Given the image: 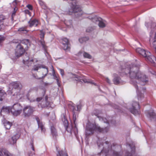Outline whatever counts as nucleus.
<instances>
[{
  "mask_svg": "<svg viewBox=\"0 0 156 156\" xmlns=\"http://www.w3.org/2000/svg\"><path fill=\"white\" fill-rule=\"evenodd\" d=\"M16 10H17V8H14V11H13V13H12V16H14L15 15V13L16 12Z\"/></svg>",
  "mask_w": 156,
  "mask_h": 156,
  "instance_id": "79ce46f5",
  "label": "nucleus"
},
{
  "mask_svg": "<svg viewBox=\"0 0 156 156\" xmlns=\"http://www.w3.org/2000/svg\"><path fill=\"white\" fill-rule=\"evenodd\" d=\"M35 101V100H30V102H33V101Z\"/></svg>",
  "mask_w": 156,
  "mask_h": 156,
  "instance_id": "13d9d810",
  "label": "nucleus"
},
{
  "mask_svg": "<svg viewBox=\"0 0 156 156\" xmlns=\"http://www.w3.org/2000/svg\"><path fill=\"white\" fill-rule=\"evenodd\" d=\"M137 108H139V103L135 102L132 104V107L129 108L130 112L134 115H136L138 113V111L136 110Z\"/></svg>",
  "mask_w": 156,
  "mask_h": 156,
  "instance_id": "6e6552de",
  "label": "nucleus"
},
{
  "mask_svg": "<svg viewBox=\"0 0 156 156\" xmlns=\"http://www.w3.org/2000/svg\"><path fill=\"white\" fill-rule=\"evenodd\" d=\"M52 75L54 77V78L55 80L58 79V78L55 74V70H54L52 66Z\"/></svg>",
  "mask_w": 156,
  "mask_h": 156,
  "instance_id": "c9c22d12",
  "label": "nucleus"
},
{
  "mask_svg": "<svg viewBox=\"0 0 156 156\" xmlns=\"http://www.w3.org/2000/svg\"><path fill=\"white\" fill-rule=\"evenodd\" d=\"M136 51L145 58L147 56V55L150 54V52L146 51L145 50L139 48H136Z\"/></svg>",
  "mask_w": 156,
  "mask_h": 156,
  "instance_id": "9d476101",
  "label": "nucleus"
},
{
  "mask_svg": "<svg viewBox=\"0 0 156 156\" xmlns=\"http://www.w3.org/2000/svg\"><path fill=\"white\" fill-rule=\"evenodd\" d=\"M83 81L85 83H91L95 85H96V84L95 83L93 82V81H87L86 80H83Z\"/></svg>",
  "mask_w": 156,
  "mask_h": 156,
  "instance_id": "e433bc0d",
  "label": "nucleus"
},
{
  "mask_svg": "<svg viewBox=\"0 0 156 156\" xmlns=\"http://www.w3.org/2000/svg\"><path fill=\"white\" fill-rule=\"evenodd\" d=\"M153 47L155 49V52H156V40L153 41Z\"/></svg>",
  "mask_w": 156,
  "mask_h": 156,
  "instance_id": "ea45409f",
  "label": "nucleus"
},
{
  "mask_svg": "<svg viewBox=\"0 0 156 156\" xmlns=\"http://www.w3.org/2000/svg\"><path fill=\"white\" fill-rule=\"evenodd\" d=\"M94 20H95L96 22H98V26L100 27L103 28L105 27L106 22L102 19L101 18L94 19L93 21Z\"/></svg>",
  "mask_w": 156,
  "mask_h": 156,
  "instance_id": "ddd939ff",
  "label": "nucleus"
},
{
  "mask_svg": "<svg viewBox=\"0 0 156 156\" xmlns=\"http://www.w3.org/2000/svg\"><path fill=\"white\" fill-rule=\"evenodd\" d=\"M42 99L41 98H38L36 99V101L38 102L40 101Z\"/></svg>",
  "mask_w": 156,
  "mask_h": 156,
  "instance_id": "de8ad7c7",
  "label": "nucleus"
},
{
  "mask_svg": "<svg viewBox=\"0 0 156 156\" xmlns=\"http://www.w3.org/2000/svg\"><path fill=\"white\" fill-rule=\"evenodd\" d=\"M77 110H78L80 108V104H77Z\"/></svg>",
  "mask_w": 156,
  "mask_h": 156,
  "instance_id": "8fccbe9b",
  "label": "nucleus"
},
{
  "mask_svg": "<svg viewBox=\"0 0 156 156\" xmlns=\"http://www.w3.org/2000/svg\"><path fill=\"white\" fill-rule=\"evenodd\" d=\"M41 67H42V66L41 67V66H35L33 68V69L34 70L37 71L39 69H41Z\"/></svg>",
  "mask_w": 156,
  "mask_h": 156,
  "instance_id": "4c0bfd02",
  "label": "nucleus"
},
{
  "mask_svg": "<svg viewBox=\"0 0 156 156\" xmlns=\"http://www.w3.org/2000/svg\"><path fill=\"white\" fill-rule=\"evenodd\" d=\"M83 55L84 57L85 58H87L89 59H91L92 58V56L91 55L86 52H84Z\"/></svg>",
  "mask_w": 156,
  "mask_h": 156,
  "instance_id": "473e14b6",
  "label": "nucleus"
},
{
  "mask_svg": "<svg viewBox=\"0 0 156 156\" xmlns=\"http://www.w3.org/2000/svg\"><path fill=\"white\" fill-rule=\"evenodd\" d=\"M11 108L9 107H3L1 111V113L2 114L3 112L8 114L10 111Z\"/></svg>",
  "mask_w": 156,
  "mask_h": 156,
  "instance_id": "393cba45",
  "label": "nucleus"
},
{
  "mask_svg": "<svg viewBox=\"0 0 156 156\" xmlns=\"http://www.w3.org/2000/svg\"><path fill=\"white\" fill-rule=\"evenodd\" d=\"M57 84L58 85V86L59 87L60 86V83L59 82H57Z\"/></svg>",
  "mask_w": 156,
  "mask_h": 156,
  "instance_id": "5fc2aeb1",
  "label": "nucleus"
},
{
  "mask_svg": "<svg viewBox=\"0 0 156 156\" xmlns=\"http://www.w3.org/2000/svg\"><path fill=\"white\" fill-rule=\"evenodd\" d=\"M64 120V122H63V123H64V126H65V127L66 128H67V129L68 128V121L67 120V119H66L65 118H64V119H62V120Z\"/></svg>",
  "mask_w": 156,
  "mask_h": 156,
  "instance_id": "72a5a7b5",
  "label": "nucleus"
},
{
  "mask_svg": "<svg viewBox=\"0 0 156 156\" xmlns=\"http://www.w3.org/2000/svg\"><path fill=\"white\" fill-rule=\"evenodd\" d=\"M115 108L118 109V108L117 107H115Z\"/></svg>",
  "mask_w": 156,
  "mask_h": 156,
  "instance_id": "680f3d73",
  "label": "nucleus"
},
{
  "mask_svg": "<svg viewBox=\"0 0 156 156\" xmlns=\"http://www.w3.org/2000/svg\"><path fill=\"white\" fill-rule=\"evenodd\" d=\"M2 122L4 126L6 129H10L12 125V124L11 122L5 120V119L3 120Z\"/></svg>",
  "mask_w": 156,
  "mask_h": 156,
  "instance_id": "5701e85b",
  "label": "nucleus"
},
{
  "mask_svg": "<svg viewBox=\"0 0 156 156\" xmlns=\"http://www.w3.org/2000/svg\"><path fill=\"white\" fill-rule=\"evenodd\" d=\"M93 30V28L91 27H88L86 29V32H90L91 31Z\"/></svg>",
  "mask_w": 156,
  "mask_h": 156,
  "instance_id": "58836bf2",
  "label": "nucleus"
},
{
  "mask_svg": "<svg viewBox=\"0 0 156 156\" xmlns=\"http://www.w3.org/2000/svg\"><path fill=\"white\" fill-rule=\"evenodd\" d=\"M38 1L41 5H42L44 4L43 2L41 0H38Z\"/></svg>",
  "mask_w": 156,
  "mask_h": 156,
  "instance_id": "a18cd8bd",
  "label": "nucleus"
},
{
  "mask_svg": "<svg viewBox=\"0 0 156 156\" xmlns=\"http://www.w3.org/2000/svg\"><path fill=\"white\" fill-rule=\"evenodd\" d=\"M140 66L132 65L129 67L123 69L122 73H124L126 74H129V77L133 79H136L140 81L139 83L141 85H144L148 81V78L146 75L142 73L139 71Z\"/></svg>",
  "mask_w": 156,
  "mask_h": 156,
  "instance_id": "f257e3e1",
  "label": "nucleus"
},
{
  "mask_svg": "<svg viewBox=\"0 0 156 156\" xmlns=\"http://www.w3.org/2000/svg\"><path fill=\"white\" fill-rule=\"evenodd\" d=\"M57 155V156H68L66 152L62 151H58Z\"/></svg>",
  "mask_w": 156,
  "mask_h": 156,
  "instance_id": "c85d7f7f",
  "label": "nucleus"
},
{
  "mask_svg": "<svg viewBox=\"0 0 156 156\" xmlns=\"http://www.w3.org/2000/svg\"><path fill=\"white\" fill-rule=\"evenodd\" d=\"M48 83H44V85H48Z\"/></svg>",
  "mask_w": 156,
  "mask_h": 156,
  "instance_id": "4d7b16f0",
  "label": "nucleus"
},
{
  "mask_svg": "<svg viewBox=\"0 0 156 156\" xmlns=\"http://www.w3.org/2000/svg\"><path fill=\"white\" fill-rule=\"evenodd\" d=\"M25 12H26V13L27 14H30V12L28 10H26Z\"/></svg>",
  "mask_w": 156,
  "mask_h": 156,
  "instance_id": "3c124183",
  "label": "nucleus"
},
{
  "mask_svg": "<svg viewBox=\"0 0 156 156\" xmlns=\"http://www.w3.org/2000/svg\"><path fill=\"white\" fill-rule=\"evenodd\" d=\"M3 40L4 38H0V46L1 45V42Z\"/></svg>",
  "mask_w": 156,
  "mask_h": 156,
  "instance_id": "09e8293b",
  "label": "nucleus"
},
{
  "mask_svg": "<svg viewBox=\"0 0 156 156\" xmlns=\"http://www.w3.org/2000/svg\"><path fill=\"white\" fill-rule=\"evenodd\" d=\"M74 112H73V119H74V121H75V120H76V119H75V118L74 119Z\"/></svg>",
  "mask_w": 156,
  "mask_h": 156,
  "instance_id": "6e6d98bb",
  "label": "nucleus"
},
{
  "mask_svg": "<svg viewBox=\"0 0 156 156\" xmlns=\"http://www.w3.org/2000/svg\"><path fill=\"white\" fill-rule=\"evenodd\" d=\"M98 114H95V115H98Z\"/></svg>",
  "mask_w": 156,
  "mask_h": 156,
  "instance_id": "e2e57ef3",
  "label": "nucleus"
},
{
  "mask_svg": "<svg viewBox=\"0 0 156 156\" xmlns=\"http://www.w3.org/2000/svg\"><path fill=\"white\" fill-rule=\"evenodd\" d=\"M20 137V135L19 134H16L8 140L9 143L11 144H14L16 142L17 140Z\"/></svg>",
  "mask_w": 156,
  "mask_h": 156,
  "instance_id": "9b49d317",
  "label": "nucleus"
},
{
  "mask_svg": "<svg viewBox=\"0 0 156 156\" xmlns=\"http://www.w3.org/2000/svg\"><path fill=\"white\" fill-rule=\"evenodd\" d=\"M113 82L115 84H117L119 83L123 84L124 81H121L120 78L119 77H115L113 79Z\"/></svg>",
  "mask_w": 156,
  "mask_h": 156,
  "instance_id": "a878e982",
  "label": "nucleus"
},
{
  "mask_svg": "<svg viewBox=\"0 0 156 156\" xmlns=\"http://www.w3.org/2000/svg\"><path fill=\"white\" fill-rule=\"evenodd\" d=\"M48 98L47 96H45V100L42 102L41 104V106L42 108L47 107L50 105V103L48 101Z\"/></svg>",
  "mask_w": 156,
  "mask_h": 156,
  "instance_id": "412c9836",
  "label": "nucleus"
},
{
  "mask_svg": "<svg viewBox=\"0 0 156 156\" xmlns=\"http://www.w3.org/2000/svg\"><path fill=\"white\" fill-rule=\"evenodd\" d=\"M30 45L29 40L25 39L22 41L20 44H18L15 49V55L17 57L20 56L24 52V49L27 48L28 45Z\"/></svg>",
  "mask_w": 156,
  "mask_h": 156,
  "instance_id": "20e7f679",
  "label": "nucleus"
},
{
  "mask_svg": "<svg viewBox=\"0 0 156 156\" xmlns=\"http://www.w3.org/2000/svg\"><path fill=\"white\" fill-rule=\"evenodd\" d=\"M56 80L57 82H59L58 79H56Z\"/></svg>",
  "mask_w": 156,
  "mask_h": 156,
  "instance_id": "bf43d9fd",
  "label": "nucleus"
},
{
  "mask_svg": "<svg viewBox=\"0 0 156 156\" xmlns=\"http://www.w3.org/2000/svg\"><path fill=\"white\" fill-rule=\"evenodd\" d=\"M59 70L60 71V73L62 76H63L64 75V71L63 69H60Z\"/></svg>",
  "mask_w": 156,
  "mask_h": 156,
  "instance_id": "a19ab883",
  "label": "nucleus"
},
{
  "mask_svg": "<svg viewBox=\"0 0 156 156\" xmlns=\"http://www.w3.org/2000/svg\"><path fill=\"white\" fill-rule=\"evenodd\" d=\"M99 120L104 123H106L107 126L104 129L101 128L98 125H96L94 123H90L87 124V129L86 131V136H89L93 133L94 132L106 133L108 132L109 130L108 126H109V123L105 118L98 116Z\"/></svg>",
  "mask_w": 156,
  "mask_h": 156,
  "instance_id": "f03ea898",
  "label": "nucleus"
},
{
  "mask_svg": "<svg viewBox=\"0 0 156 156\" xmlns=\"http://www.w3.org/2000/svg\"><path fill=\"white\" fill-rule=\"evenodd\" d=\"M145 57V60L149 62L152 63H154L156 62V58L153 55H151L150 52V54L147 55Z\"/></svg>",
  "mask_w": 156,
  "mask_h": 156,
  "instance_id": "f8f14e48",
  "label": "nucleus"
},
{
  "mask_svg": "<svg viewBox=\"0 0 156 156\" xmlns=\"http://www.w3.org/2000/svg\"><path fill=\"white\" fill-rule=\"evenodd\" d=\"M129 146L131 148V152H127L125 156H137L135 154V147L134 146H132V147L130 146Z\"/></svg>",
  "mask_w": 156,
  "mask_h": 156,
  "instance_id": "4be33fe9",
  "label": "nucleus"
},
{
  "mask_svg": "<svg viewBox=\"0 0 156 156\" xmlns=\"http://www.w3.org/2000/svg\"><path fill=\"white\" fill-rule=\"evenodd\" d=\"M89 39V38L87 37H82L79 39V42L81 43H83L87 41Z\"/></svg>",
  "mask_w": 156,
  "mask_h": 156,
  "instance_id": "c756f323",
  "label": "nucleus"
},
{
  "mask_svg": "<svg viewBox=\"0 0 156 156\" xmlns=\"http://www.w3.org/2000/svg\"><path fill=\"white\" fill-rule=\"evenodd\" d=\"M22 111V107L18 103L14 104L10 109V112L14 116L19 115L21 113Z\"/></svg>",
  "mask_w": 156,
  "mask_h": 156,
  "instance_id": "39448f33",
  "label": "nucleus"
},
{
  "mask_svg": "<svg viewBox=\"0 0 156 156\" xmlns=\"http://www.w3.org/2000/svg\"><path fill=\"white\" fill-rule=\"evenodd\" d=\"M99 148L103 149L101 151V153H104L106 156L108 155H113L114 156H118V153L112 150V147L108 141H105L104 143L100 145H98Z\"/></svg>",
  "mask_w": 156,
  "mask_h": 156,
  "instance_id": "7ed1b4c3",
  "label": "nucleus"
},
{
  "mask_svg": "<svg viewBox=\"0 0 156 156\" xmlns=\"http://www.w3.org/2000/svg\"><path fill=\"white\" fill-rule=\"evenodd\" d=\"M0 156H15L9 152L5 149L3 148L0 150Z\"/></svg>",
  "mask_w": 156,
  "mask_h": 156,
  "instance_id": "2eb2a0df",
  "label": "nucleus"
},
{
  "mask_svg": "<svg viewBox=\"0 0 156 156\" xmlns=\"http://www.w3.org/2000/svg\"><path fill=\"white\" fill-rule=\"evenodd\" d=\"M48 72V68L43 67L42 66L41 69L40 73L41 74V78L44 77L47 74Z\"/></svg>",
  "mask_w": 156,
  "mask_h": 156,
  "instance_id": "6ab92c4d",
  "label": "nucleus"
},
{
  "mask_svg": "<svg viewBox=\"0 0 156 156\" xmlns=\"http://www.w3.org/2000/svg\"><path fill=\"white\" fill-rule=\"evenodd\" d=\"M27 8L30 10H32V6L30 5H28L27 6Z\"/></svg>",
  "mask_w": 156,
  "mask_h": 156,
  "instance_id": "37998d69",
  "label": "nucleus"
},
{
  "mask_svg": "<svg viewBox=\"0 0 156 156\" xmlns=\"http://www.w3.org/2000/svg\"><path fill=\"white\" fill-rule=\"evenodd\" d=\"M28 99L30 100V99L29 98H28Z\"/></svg>",
  "mask_w": 156,
  "mask_h": 156,
  "instance_id": "0e129e2a",
  "label": "nucleus"
},
{
  "mask_svg": "<svg viewBox=\"0 0 156 156\" xmlns=\"http://www.w3.org/2000/svg\"><path fill=\"white\" fill-rule=\"evenodd\" d=\"M31 148H32V149L33 151H34V147L33 146V142H32L31 143Z\"/></svg>",
  "mask_w": 156,
  "mask_h": 156,
  "instance_id": "49530a36",
  "label": "nucleus"
},
{
  "mask_svg": "<svg viewBox=\"0 0 156 156\" xmlns=\"http://www.w3.org/2000/svg\"><path fill=\"white\" fill-rule=\"evenodd\" d=\"M45 34L44 32L42 31H41V34H40V37L41 38V40L40 41V42L42 47L45 49L46 48V46L45 45V43L44 41L43 40V38H44Z\"/></svg>",
  "mask_w": 156,
  "mask_h": 156,
  "instance_id": "a211bd4d",
  "label": "nucleus"
},
{
  "mask_svg": "<svg viewBox=\"0 0 156 156\" xmlns=\"http://www.w3.org/2000/svg\"><path fill=\"white\" fill-rule=\"evenodd\" d=\"M5 19V17L3 15L0 16V29L1 28V26L3 24V20Z\"/></svg>",
  "mask_w": 156,
  "mask_h": 156,
  "instance_id": "2f4dec72",
  "label": "nucleus"
},
{
  "mask_svg": "<svg viewBox=\"0 0 156 156\" xmlns=\"http://www.w3.org/2000/svg\"><path fill=\"white\" fill-rule=\"evenodd\" d=\"M34 60V59H31L30 61V62H33Z\"/></svg>",
  "mask_w": 156,
  "mask_h": 156,
  "instance_id": "052dcab7",
  "label": "nucleus"
},
{
  "mask_svg": "<svg viewBox=\"0 0 156 156\" xmlns=\"http://www.w3.org/2000/svg\"><path fill=\"white\" fill-rule=\"evenodd\" d=\"M131 83L133 84L135 88H136L137 92V93L138 99V100H140L141 98H144V96L143 94H142L141 92H140L139 90H138V88L137 87V85L136 83L133 81L131 82Z\"/></svg>",
  "mask_w": 156,
  "mask_h": 156,
  "instance_id": "dca6fc26",
  "label": "nucleus"
},
{
  "mask_svg": "<svg viewBox=\"0 0 156 156\" xmlns=\"http://www.w3.org/2000/svg\"><path fill=\"white\" fill-rule=\"evenodd\" d=\"M18 31L20 33L24 34L27 33L28 31L26 29L25 27L20 28L19 29Z\"/></svg>",
  "mask_w": 156,
  "mask_h": 156,
  "instance_id": "7c9ffc66",
  "label": "nucleus"
},
{
  "mask_svg": "<svg viewBox=\"0 0 156 156\" xmlns=\"http://www.w3.org/2000/svg\"><path fill=\"white\" fill-rule=\"evenodd\" d=\"M51 133L53 137H55L57 135V132L54 124L50 123V124Z\"/></svg>",
  "mask_w": 156,
  "mask_h": 156,
  "instance_id": "4468645a",
  "label": "nucleus"
},
{
  "mask_svg": "<svg viewBox=\"0 0 156 156\" xmlns=\"http://www.w3.org/2000/svg\"><path fill=\"white\" fill-rule=\"evenodd\" d=\"M6 96L7 94L5 91L0 87V104L5 99Z\"/></svg>",
  "mask_w": 156,
  "mask_h": 156,
  "instance_id": "f3484780",
  "label": "nucleus"
},
{
  "mask_svg": "<svg viewBox=\"0 0 156 156\" xmlns=\"http://www.w3.org/2000/svg\"><path fill=\"white\" fill-rule=\"evenodd\" d=\"M22 87L21 83L19 82H14L9 85V90L11 91L13 89H21Z\"/></svg>",
  "mask_w": 156,
  "mask_h": 156,
  "instance_id": "0eeeda50",
  "label": "nucleus"
},
{
  "mask_svg": "<svg viewBox=\"0 0 156 156\" xmlns=\"http://www.w3.org/2000/svg\"><path fill=\"white\" fill-rule=\"evenodd\" d=\"M36 119L37 122L38 126L39 128H40L41 129V131L44 133L45 132V129L44 128L43 124L41 122L39 118L37 117H36Z\"/></svg>",
  "mask_w": 156,
  "mask_h": 156,
  "instance_id": "aec40b11",
  "label": "nucleus"
},
{
  "mask_svg": "<svg viewBox=\"0 0 156 156\" xmlns=\"http://www.w3.org/2000/svg\"><path fill=\"white\" fill-rule=\"evenodd\" d=\"M30 24V26L32 27V26H37L38 23L37 20H32L29 22Z\"/></svg>",
  "mask_w": 156,
  "mask_h": 156,
  "instance_id": "bb28decb",
  "label": "nucleus"
},
{
  "mask_svg": "<svg viewBox=\"0 0 156 156\" xmlns=\"http://www.w3.org/2000/svg\"><path fill=\"white\" fill-rule=\"evenodd\" d=\"M62 47L65 50H69L70 47L69 44L68 40L65 38H63L62 39Z\"/></svg>",
  "mask_w": 156,
  "mask_h": 156,
  "instance_id": "1a4fd4ad",
  "label": "nucleus"
},
{
  "mask_svg": "<svg viewBox=\"0 0 156 156\" xmlns=\"http://www.w3.org/2000/svg\"><path fill=\"white\" fill-rule=\"evenodd\" d=\"M67 76L69 78L75 79L76 80H80V77L77 75L73 74L72 73H69L68 74Z\"/></svg>",
  "mask_w": 156,
  "mask_h": 156,
  "instance_id": "b1692460",
  "label": "nucleus"
},
{
  "mask_svg": "<svg viewBox=\"0 0 156 156\" xmlns=\"http://www.w3.org/2000/svg\"><path fill=\"white\" fill-rule=\"evenodd\" d=\"M148 116L150 117L151 119H156V114L153 111H150L148 112Z\"/></svg>",
  "mask_w": 156,
  "mask_h": 156,
  "instance_id": "cd10ccee",
  "label": "nucleus"
},
{
  "mask_svg": "<svg viewBox=\"0 0 156 156\" xmlns=\"http://www.w3.org/2000/svg\"><path fill=\"white\" fill-rule=\"evenodd\" d=\"M106 81L108 83H109V84L111 83L110 80L108 78H106Z\"/></svg>",
  "mask_w": 156,
  "mask_h": 156,
  "instance_id": "c03bdc74",
  "label": "nucleus"
},
{
  "mask_svg": "<svg viewBox=\"0 0 156 156\" xmlns=\"http://www.w3.org/2000/svg\"><path fill=\"white\" fill-rule=\"evenodd\" d=\"M34 111V108L30 106H27L24 108L23 109V114L25 117H28L33 113Z\"/></svg>",
  "mask_w": 156,
  "mask_h": 156,
  "instance_id": "423d86ee",
  "label": "nucleus"
},
{
  "mask_svg": "<svg viewBox=\"0 0 156 156\" xmlns=\"http://www.w3.org/2000/svg\"><path fill=\"white\" fill-rule=\"evenodd\" d=\"M13 3L14 5H16V1H14L13 2Z\"/></svg>",
  "mask_w": 156,
  "mask_h": 156,
  "instance_id": "603ef678",
  "label": "nucleus"
},
{
  "mask_svg": "<svg viewBox=\"0 0 156 156\" xmlns=\"http://www.w3.org/2000/svg\"><path fill=\"white\" fill-rule=\"evenodd\" d=\"M23 62L24 64L27 65L28 64L29 62V58L28 57H27L26 58H24L23 60Z\"/></svg>",
  "mask_w": 156,
  "mask_h": 156,
  "instance_id": "f704fd0d",
  "label": "nucleus"
},
{
  "mask_svg": "<svg viewBox=\"0 0 156 156\" xmlns=\"http://www.w3.org/2000/svg\"><path fill=\"white\" fill-rule=\"evenodd\" d=\"M73 110H74V106H72V108H71Z\"/></svg>",
  "mask_w": 156,
  "mask_h": 156,
  "instance_id": "864d4df0",
  "label": "nucleus"
}]
</instances>
